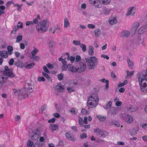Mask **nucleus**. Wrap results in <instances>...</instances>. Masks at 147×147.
<instances>
[{"instance_id":"nucleus-11","label":"nucleus","mask_w":147,"mask_h":147,"mask_svg":"<svg viewBox=\"0 0 147 147\" xmlns=\"http://www.w3.org/2000/svg\"><path fill=\"white\" fill-rule=\"evenodd\" d=\"M90 101L93 102L94 103L97 105L98 102V99L97 98L95 99V98L94 97V96H91L89 98L88 102H89Z\"/></svg>"},{"instance_id":"nucleus-9","label":"nucleus","mask_w":147,"mask_h":147,"mask_svg":"<svg viewBox=\"0 0 147 147\" xmlns=\"http://www.w3.org/2000/svg\"><path fill=\"white\" fill-rule=\"evenodd\" d=\"M102 0H89L90 3L97 7H99V3Z\"/></svg>"},{"instance_id":"nucleus-15","label":"nucleus","mask_w":147,"mask_h":147,"mask_svg":"<svg viewBox=\"0 0 147 147\" xmlns=\"http://www.w3.org/2000/svg\"><path fill=\"white\" fill-rule=\"evenodd\" d=\"M109 22L110 24L113 25L117 23V21L116 18H112L109 19Z\"/></svg>"},{"instance_id":"nucleus-58","label":"nucleus","mask_w":147,"mask_h":147,"mask_svg":"<svg viewBox=\"0 0 147 147\" xmlns=\"http://www.w3.org/2000/svg\"><path fill=\"white\" fill-rule=\"evenodd\" d=\"M122 104V102L121 101H116L115 103V105L117 107H119L121 106Z\"/></svg>"},{"instance_id":"nucleus-64","label":"nucleus","mask_w":147,"mask_h":147,"mask_svg":"<svg viewBox=\"0 0 147 147\" xmlns=\"http://www.w3.org/2000/svg\"><path fill=\"white\" fill-rule=\"evenodd\" d=\"M126 72L127 74V76H132L133 75L132 73L131 72L129 71L128 70H127Z\"/></svg>"},{"instance_id":"nucleus-22","label":"nucleus","mask_w":147,"mask_h":147,"mask_svg":"<svg viewBox=\"0 0 147 147\" xmlns=\"http://www.w3.org/2000/svg\"><path fill=\"white\" fill-rule=\"evenodd\" d=\"M101 81L103 83H106V86L105 87V89H107L109 87V81L108 80H105V78H103L102 80Z\"/></svg>"},{"instance_id":"nucleus-34","label":"nucleus","mask_w":147,"mask_h":147,"mask_svg":"<svg viewBox=\"0 0 147 147\" xmlns=\"http://www.w3.org/2000/svg\"><path fill=\"white\" fill-rule=\"evenodd\" d=\"M134 8V7H130L129 9H128V11L127 12L126 15L127 16H128L129 15H130L131 13V11L133 10Z\"/></svg>"},{"instance_id":"nucleus-7","label":"nucleus","mask_w":147,"mask_h":147,"mask_svg":"<svg viewBox=\"0 0 147 147\" xmlns=\"http://www.w3.org/2000/svg\"><path fill=\"white\" fill-rule=\"evenodd\" d=\"M80 68H79V71H80L81 72H83L85 71L86 67V65L85 61L84 60H81L79 62Z\"/></svg>"},{"instance_id":"nucleus-45","label":"nucleus","mask_w":147,"mask_h":147,"mask_svg":"<svg viewBox=\"0 0 147 147\" xmlns=\"http://www.w3.org/2000/svg\"><path fill=\"white\" fill-rule=\"evenodd\" d=\"M81 59L80 56L78 55H77L76 57V62H79Z\"/></svg>"},{"instance_id":"nucleus-59","label":"nucleus","mask_w":147,"mask_h":147,"mask_svg":"<svg viewBox=\"0 0 147 147\" xmlns=\"http://www.w3.org/2000/svg\"><path fill=\"white\" fill-rule=\"evenodd\" d=\"M88 26L89 28L92 29L94 28L95 27V26L94 24H88Z\"/></svg>"},{"instance_id":"nucleus-50","label":"nucleus","mask_w":147,"mask_h":147,"mask_svg":"<svg viewBox=\"0 0 147 147\" xmlns=\"http://www.w3.org/2000/svg\"><path fill=\"white\" fill-rule=\"evenodd\" d=\"M43 69L44 71L47 74H49L50 73V71L48 70L47 68L45 66H44L43 67Z\"/></svg>"},{"instance_id":"nucleus-16","label":"nucleus","mask_w":147,"mask_h":147,"mask_svg":"<svg viewBox=\"0 0 147 147\" xmlns=\"http://www.w3.org/2000/svg\"><path fill=\"white\" fill-rule=\"evenodd\" d=\"M65 136L66 138L69 140H71L74 142L76 140V139L72 138L71 134H70L68 132L66 133Z\"/></svg>"},{"instance_id":"nucleus-30","label":"nucleus","mask_w":147,"mask_h":147,"mask_svg":"<svg viewBox=\"0 0 147 147\" xmlns=\"http://www.w3.org/2000/svg\"><path fill=\"white\" fill-rule=\"evenodd\" d=\"M102 12L105 15H108L110 13V11L109 9L106 8L103 9Z\"/></svg>"},{"instance_id":"nucleus-12","label":"nucleus","mask_w":147,"mask_h":147,"mask_svg":"<svg viewBox=\"0 0 147 147\" xmlns=\"http://www.w3.org/2000/svg\"><path fill=\"white\" fill-rule=\"evenodd\" d=\"M58 127L57 125L51 124L49 126V129L52 132L56 130Z\"/></svg>"},{"instance_id":"nucleus-29","label":"nucleus","mask_w":147,"mask_h":147,"mask_svg":"<svg viewBox=\"0 0 147 147\" xmlns=\"http://www.w3.org/2000/svg\"><path fill=\"white\" fill-rule=\"evenodd\" d=\"M122 34L123 36L128 37L129 35L130 32L127 30H125L122 32Z\"/></svg>"},{"instance_id":"nucleus-35","label":"nucleus","mask_w":147,"mask_h":147,"mask_svg":"<svg viewBox=\"0 0 147 147\" xmlns=\"http://www.w3.org/2000/svg\"><path fill=\"white\" fill-rule=\"evenodd\" d=\"M101 1L100 3H102L104 4H108L111 2V0H102Z\"/></svg>"},{"instance_id":"nucleus-42","label":"nucleus","mask_w":147,"mask_h":147,"mask_svg":"<svg viewBox=\"0 0 147 147\" xmlns=\"http://www.w3.org/2000/svg\"><path fill=\"white\" fill-rule=\"evenodd\" d=\"M79 123L80 126L82 127L83 126V123L82 121V119L80 117H79Z\"/></svg>"},{"instance_id":"nucleus-17","label":"nucleus","mask_w":147,"mask_h":147,"mask_svg":"<svg viewBox=\"0 0 147 147\" xmlns=\"http://www.w3.org/2000/svg\"><path fill=\"white\" fill-rule=\"evenodd\" d=\"M15 65L18 67L21 68L25 67L24 65V63L22 61H18L15 64Z\"/></svg>"},{"instance_id":"nucleus-31","label":"nucleus","mask_w":147,"mask_h":147,"mask_svg":"<svg viewBox=\"0 0 147 147\" xmlns=\"http://www.w3.org/2000/svg\"><path fill=\"white\" fill-rule=\"evenodd\" d=\"M43 144L39 141H37L34 145V147H41Z\"/></svg>"},{"instance_id":"nucleus-21","label":"nucleus","mask_w":147,"mask_h":147,"mask_svg":"<svg viewBox=\"0 0 147 147\" xmlns=\"http://www.w3.org/2000/svg\"><path fill=\"white\" fill-rule=\"evenodd\" d=\"M94 32L95 37H98L101 34V31L100 29H97L94 30Z\"/></svg>"},{"instance_id":"nucleus-48","label":"nucleus","mask_w":147,"mask_h":147,"mask_svg":"<svg viewBox=\"0 0 147 147\" xmlns=\"http://www.w3.org/2000/svg\"><path fill=\"white\" fill-rule=\"evenodd\" d=\"M5 78L3 76H0V82L3 83L5 80Z\"/></svg>"},{"instance_id":"nucleus-41","label":"nucleus","mask_w":147,"mask_h":147,"mask_svg":"<svg viewBox=\"0 0 147 147\" xmlns=\"http://www.w3.org/2000/svg\"><path fill=\"white\" fill-rule=\"evenodd\" d=\"M73 43L76 45H81V42L80 41L74 40L73 41Z\"/></svg>"},{"instance_id":"nucleus-1","label":"nucleus","mask_w":147,"mask_h":147,"mask_svg":"<svg viewBox=\"0 0 147 147\" xmlns=\"http://www.w3.org/2000/svg\"><path fill=\"white\" fill-rule=\"evenodd\" d=\"M34 88V82L30 80H27L24 88L19 90L18 97L20 99L28 98V95L33 91Z\"/></svg>"},{"instance_id":"nucleus-23","label":"nucleus","mask_w":147,"mask_h":147,"mask_svg":"<svg viewBox=\"0 0 147 147\" xmlns=\"http://www.w3.org/2000/svg\"><path fill=\"white\" fill-rule=\"evenodd\" d=\"M96 117L100 121H104L106 118V117L103 116L101 115H98L96 116Z\"/></svg>"},{"instance_id":"nucleus-52","label":"nucleus","mask_w":147,"mask_h":147,"mask_svg":"<svg viewBox=\"0 0 147 147\" xmlns=\"http://www.w3.org/2000/svg\"><path fill=\"white\" fill-rule=\"evenodd\" d=\"M54 44L55 43L54 42L50 41L49 42V48H50L51 49V48H53V47L54 45Z\"/></svg>"},{"instance_id":"nucleus-62","label":"nucleus","mask_w":147,"mask_h":147,"mask_svg":"<svg viewBox=\"0 0 147 147\" xmlns=\"http://www.w3.org/2000/svg\"><path fill=\"white\" fill-rule=\"evenodd\" d=\"M55 121V119L53 117L50 119L49 120L48 122L49 123H54Z\"/></svg>"},{"instance_id":"nucleus-38","label":"nucleus","mask_w":147,"mask_h":147,"mask_svg":"<svg viewBox=\"0 0 147 147\" xmlns=\"http://www.w3.org/2000/svg\"><path fill=\"white\" fill-rule=\"evenodd\" d=\"M68 65H67L66 64H63L62 66V70L63 71H66L67 68L68 69Z\"/></svg>"},{"instance_id":"nucleus-20","label":"nucleus","mask_w":147,"mask_h":147,"mask_svg":"<svg viewBox=\"0 0 147 147\" xmlns=\"http://www.w3.org/2000/svg\"><path fill=\"white\" fill-rule=\"evenodd\" d=\"M87 103L88 106L91 108H93L94 107H96L97 105V104L94 103L93 102H92L91 101H90L89 102H88Z\"/></svg>"},{"instance_id":"nucleus-33","label":"nucleus","mask_w":147,"mask_h":147,"mask_svg":"<svg viewBox=\"0 0 147 147\" xmlns=\"http://www.w3.org/2000/svg\"><path fill=\"white\" fill-rule=\"evenodd\" d=\"M34 65V63H31L28 64L27 65L25 66V67L26 69H31L33 67Z\"/></svg>"},{"instance_id":"nucleus-32","label":"nucleus","mask_w":147,"mask_h":147,"mask_svg":"<svg viewBox=\"0 0 147 147\" xmlns=\"http://www.w3.org/2000/svg\"><path fill=\"white\" fill-rule=\"evenodd\" d=\"M127 61L129 67L130 68L132 69L133 66V63H132L130 59H127Z\"/></svg>"},{"instance_id":"nucleus-55","label":"nucleus","mask_w":147,"mask_h":147,"mask_svg":"<svg viewBox=\"0 0 147 147\" xmlns=\"http://www.w3.org/2000/svg\"><path fill=\"white\" fill-rule=\"evenodd\" d=\"M41 130L40 128H37L36 129V132L35 133L36 134L38 133V134L40 135V134L41 131L40 130Z\"/></svg>"},{"instance_id":"nucleus-19","label":"nucleus","mask_w":147,"mask_h":147,"mask_svg":"<svg viewBox=\"0 0 147 147\" xmlns=\"http://www.w3.org/2000/svg\"><path fill=\"white\" fill-rule=\"evenodd\" d=\"M88 52L90 55L92 56L94 55V48L92 46H89Z\"/></svg>"},{"instance_id":"nucleus-40","label":"nucleus","mask_w":147,"mask_h":147,"mask_svg":"<svg viewBox=\"0 0 147 147\" xmlns=\"http://www.w3.org/2000/svg\"><path fill=\"white\" fill-rule=\"evenodd\" d=\"M57 77L58 79L59 80H62L63 78V73H61L60 74H59L57 75Z\"/></svg>"},{"instance_id":"nucleus-14","label":"nucleus","mask_w":147,"mask_h":147,"mask_svg":"<svg viewBox=\"0 0 147 147\" xmlns=\"http://www.w3.org/2000/svg\"><path fill=\"white\" fill-rule=\"evenodd\" d=\"M0 56L2 57L7 58L8 56V53L7 51H0Z\"/></svg>"},{"instance_id":"nucleus-43","label":"nucleus","mask_w":147,"mask_h":147,"mask_svg":"<svg viewBox=\"0 0 147 147\" xmlns=\"http://www.w3.org/2000/svg\"><path fill=\"white\" fill-rule=\"evenodd\" d=\"M38 51L39 50L38 49L35 48V49L31 52V54H32V55H35Z\"/></svg>"},{"instance_id":"nucleus-61","label":"nucleus","mask_w":147,"mask_h":147,"mask_svg":"<svg viewBox=\"0 0 147 147\" xmlns=\"http://www.w3.org/2000/svg\"><path fill=\"white\" fill-rule=\"evenodd\" d=\"M7 49L8 51H12L13 50V48L10 45H9L7 46Z\"/></svg>"},{"instance_id":"nucleus-13","label":"nucleus","mask_w":147,"mask_h":147,"mask_svg":"<svg viewBox=\"0 0 147 147\" xmlns=\"http://www.w3.org/2000/svg\"><path fill=\"white\" fill-rule=\"evenodd\" d=\"M55 89L58 92H62L64 90L63 86L61 85V84H57L55 86Z\"/></svg>"},{"instance_id":"nucleus-6","label":"nucleus","mask_w":147,"mask_h":147,"mask_svg":"<svg viewBox=\"0 0 147 147\" xmlns=\"http://www.w3.org/2000/svg\"><path fill=\"white\" fill-rule=\"evenodd\" d=\"M122 117L123 119L128 123H131L133 121L132 117L129 115L123 114V115Z\"/></svg>"},{"instance_id":"nucleus-24","label":"nucleus","mask_w":147,"mask_h":147,"mask_svg":"<svg viewBox=\"0 0 147 147\" xmlns=\"http://www.w3.org/2000/svg\"><path fill=\"white\" fill-rule=\"evenodd\" d=\"M69 23L67 18H65L64 20V27L66 28L69 26Z\"/></svg>"},{"instance_id":"nucleus-44","label":"nucleus","mask_w":147,"mask_h":147,"mask_svg":"<svg viewBox=\"0 0 147 147\" xmlns=\"http://www.w3.org/2000/svg\"><path fill=\"white\" fill-rule=\"evenodd\" d=\"M38 81V82L43 81L44 82L45 81V78L43 77H38L37 78Z\"/></svg>"},{"instance_id":"nucleus-2","label":"nucleus","mask_w":147,"mask_h":147,"mask_svg":"<svg viewBox=\"0 0 147 147\" xmlns=\"http://www.w3.org/2000/svg\"><path fill=\"white\" fill-rule=\"evenodd\" d=\"M85 60L90 69H94L95 66L97 65L98 59L95 57H90V58H86Z\"/></svg>"},{"instance_id":"nucleus-60","label":"nucleus","mask_w":147,"mask_h":147,"mask_svg":"<svg viewBox=\"0 0 147 147\" xmlns=\"http://www.w3.org/2000/svg\"><path fill=\"white\" fill-rule=\"evenodd\" d=\"M14 62V60L13 59H11L9 60V65H13V63Z\"/></svg>"},{"instance_id":"nucleus-39","label":"nucleus","mask_w":147,"mask_h":147,"mask_svg":"<svg viewBox=\"0 0 147 147\" xmlns=\"http://www.w3.org/2000/svg\"><path fill=\"white\" fill-rule=\"evenodd\" d=\"M22 38V35H19L17 37V39L16 41V42H18L21 41Z\"/></svg>"},{"instance_id":"nucleus-49","label":"nucleus","mask_w":147,"mask_h":147,"mask_svg":"<svg viewBox=\"0 0 147 147\" xmlns=\"http://www.w3.org/2000/svg\"><path fill=\"white\" fill-rule=\"evenodd\" d=\"M17 27L18 28H23V24L22 22H19L17 25Z\"/></svg>"},{"instance_id":"nucleus-57","label":"nucleus","mask_w":147,"mask_h":147,"mask_svg":"<svg viewBox=\"0 0 147 147\" xmlns=\"http://www.w3.org/2000/svg\"><path fill=\"white\" fill-rule=\"evenodd\" d=\"M67 91L69 93H71L72 92H74L75 91V90L73 89L72 88L69 87L67 88Z\"/></svg>"},{"instance_id":"nucleus-5","label":"nucleus","mask_w":147,"mask_h":147,"mask_svg":"<svg viewBox=\"0 0 147 147\" xmlns=\"http://www.w3.org/2000/svg\"><path fill=\"white\" fill-rule=\"evenodd\" d=\"M4 69V74H5L7 76L9 77L10 78L15 77L16 75L13 73L12 69H9V67L7 65L5 66Z\"/></svg>"},{"instance_id":"nucleus-18","label":"nucleus","mask_w":147,"mask_h":147,"mask_svg":"<svg viewBox=\"0 0 147 147\" xmlns=\"http://www.w3.org/2000/svg\"><path fill=\"white\" fill-rule=\"evenodd\" d=\"M137 109H138L136 107L132 105H131L127 109L128 111L130 112H135L136 111Z\"/></svg>"},{"instance_id":"nucleus-4","label":"nucleus","mask_w":147,"mask_h":147,"mask_svg":"<svg viewBox=\"0 0 147 147\" xmlns=\"http://www.w3.org/2000/svg\"><path fill=\"white\" fill-rule=\"evenodd\" d=\"M48 21V20H46L40 22V28L37 29L38 32L41 33L43 32H46L47 30V28L46 25L49 23Z\"/></svg>"},{"instance_id":"nucleus-26","label":"nucleus","mask_w":147,"mask_h":147,"mask_svg":"<svg viewBox=\"0 0 147 147\" xmlns=\"http://www.w3.org/2000/svg\"><path fill=\"white\" fill-rule=\"evenodd\" d=\"M42 74L43 76L45 77L49 82L51 81V79L49 76L48 74L44 72H42Z\"/></svg>"},{"instance_id":"nucleus-36","label":"nucleus","mask_w":147,"mask_h":147,"mask_svg":"<svg viewBox=\"0 0 147 147\" xmlns=\"http://www.w3.org/2000/svg\"><path fill=\"white\" fill-rule=\"evenodd\" d=\"M112 105V102L111 101H109L107 104L106 105V107H104V108L106 109H108Z\"/></svg>"},{"instance_id":"nucleus-8","label":"nucleus","mask_w":147,"mask_h":147,"mask_svg":"<svg viewBox=\"0 0 147 147\" xmlns=\"http://www.w3.org/2000/svg\"><path fill=\"white\" fill-rule=\"evenodd\" d=\"M68 69L69 70L73 73H76L77 72H79V71H78L79 68H76L71 64H68Z\"/></svg>"},{"instance_id":"nucleus-28","label":"nucleus","mask_w":147,"mask_h":147,"mask_svg":"<svg viewBox=\"0 0 147 147\" xmlns=\"http://www.w3.org/2000/svg\"><path fill=\"white\" fill-rule=\"evenodd\" d=\"M34 143L30 140H28L27 142V146L28 147H34Z\"/></svg>"},{"instance_id":"nucleus-53","label":"nucleus","mask_w":147,"mask_h":147,"mask_svg":"<svg viewBox=\"0 0 147 147\" xmlns=\"http://www.w3.org/2000/svg\"><path fill=\"white\" fill-rule=\"evenodd\" d=\"M87 136V134L86 133H83L80 135V138L82 139L86 138Z\"/></svg>"},{"instance_id":"nucleus-3","label":"nucleus","mask_w":147,"mask_h":147,"mask_svg":"<svg viewBox=\"0 0 147 147\" xmlns=\"http://www.w3.org/2000/svg\"><path fill=\"white\" fill-rule=\"evenodd\" d=\"M94 132L95 133H97V135L100 137L105 138L108 135V133L102 129H100L97 127L94 129Z\"/></svg>"},{"instance_id":"nucleus-51","label":"nucleus","mask_w":147,"mask_h":147,"mask_svg":"<svg viewBox=\"0 0 147 147\" xmlns=\"http://www.w3.org/2000/svg\"><path fill=\"white\" fill-rule=\"evenodd\" d=\"M46 65L49 69H53L54 67L53 65L51 64L50 63H47L46 64Z\"/></svg>"},{"instance_id":"nucleus-46","label":"nucleus","mask_w":147,"mask_h":147,"mask_svg":"<svg viewBox=\"0 0 147 147\" xmlns=\"http://www.w3.org/2000/svg\"><path fill=\"white\" fill-rule=\"evenodd\" d=\"M144 28L143 27H141L138 30V32L139 34H142L144 32Z\"/></svg>"},{"instance_id":"nucleus-47","label":"nucleus","mask_w":147,"mask_h":147,"mask_svg":"<svg viewBox=\"0 0 147 147\" xmlns=\"http://www.w3.org/2000/svg\"><path fill=\"white\" fill-rule=\"evenodd\" d=\"M81 113L84 115H85L86 114H88V112L87 110L85 109H83L81 111Z\"/></svg>"},{"instance_id":"nucleus-37","label":"nucleus","mask_w":147,"mask_h":147,"mask_svg":"<svg viewBox=\"0 0 147 147\" xmlns=\"http://www.w3.org/2000/svg\"><path fill=\"white\" fill-rule=\"evenodd\" d=\"M80 47L82 48L83 52H85L86 51V46L85 44H82L81 45Z\"/></svg>"},{"instance_id":"nucleus-25","label":"nucleus","mask_w":147,"mask_h":147,"mask_svg":"<svg viewBox=\"0 0 147 147\" xmlns=\"http://www.w3.org/2000/svg\"><path fill=\"white\" fill-rule=\"evenodd\" d=\"M139 26V24L138 22H135L132 25L133 28L134 30L136 31L138 29Z\"/></svg>"},{"instance_id":"nucleus-54","label":"nucleus","mask_w":147,"mask_h":147,"mask_svg":"<svg viewBox=\"0 0 147 147\" xmlns=\"http://www.w3.org/2000/svg\"><path fill=\"white\" fill-rule=\"evenodd\" d=\"M31 59L34 60H37L39 59V57L38 56L35 55H32V56L31 57Z\"/></svg>"},{"instance_id":"nucleus-10","label":"nucleus","mask_w":147,"mask_h":147,"mask_svg":"<svg viewBox=\"0 0 147 147\" xmlns=\"http://www.w3.org/2000/svg\"><path fill=\"white\" fill-rule=\"evenodd\" d=\"M30 136L32 140H36L38 139L40 135L38 133L36 134L34 132H33L30 134Z\"/></svg>"},{"instance_id":"nucleus-56","label":"nucleus","mask_w":147,"mask_h":147,"mask_svg":"<svg viewBox=\"0 0 147 147\" xmlns=\"http://www.w3.org/2000/svg\"><path fill=\"white\" fill-rule=\"evenodd\" d=\"M18 29V28H17L16 26H15V28L14 29H13L11 32V33L13 34H15L16 33V31H17Z\"/></svg>"},{"instance_id":"nucleus-27","label":"nucleus","mask_w":147,"mask_h":147,"mask_svg":"<svg viewBox=\"0 0 147 147\" xmlns=\"http://www.w3.org/2000/svg\"><path fill=\"white\" fill-rule=\"evenodd\" d=\"M78 81L77 80H72L69 82V85H71L72 84H73L74 85L78 84Z\"/></svg>"},{"instance_id":"nucleus-63","label":"nucleus","mask_w":147,"mask_h":147,"mask_svg":"<svg viewBox=\"0 0 147 147\" xmlns=\"http://www.w3.org/2000/svg\"><path fill=\"white\" fill-rule=\"evenodd\" d=\"M101 57L104 58V59H106L107 60H108L109 59V57L107 55L102 54L101 55Z\"/></svg>"}]
</instances>
